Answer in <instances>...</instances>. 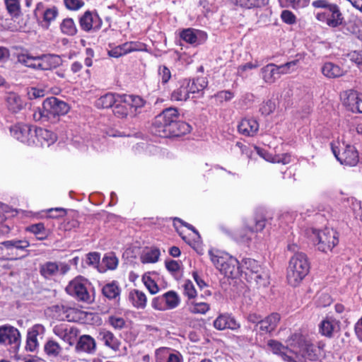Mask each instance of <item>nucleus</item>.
I'll return each mask as SVG.
<instances>
[{
  "label": "nucleus",
  "mask_w": 362,
  "mask_h": 362,
  "mask_svg": "<svg viewBox=\"0 0 362 362\" xmlns=\"http://www.w3.org/2000/svg\"><path fill=\"white\" fill-rule=\"evenodd\" d=\"M45 229V224L41 222L32 224L26 228L27 231L30 232L34 235L43 233Z\"/></svg>",
  "instance_id": "e2e57ef3"
},
{
  "label": "nucleus",
  "mask_w": 362,
  "mask_h": 362,
  "mask_svg": "<svg viewBox=\"0 0 362 362\" xmlns=\"http://www.w3.org/2000/svg\"><path fill=\"white\" fill-rule=\"evenodd\" d=\"M142 280L151 294H156L159 291L158 286L149 276L144 274Z\"/></svg>",
  "instance_id": "603ef678"
},
{
  "label": "nucleus",
  "mask_w": 362,
  "mask_h": 362,
  "mask_svg": "<svg viewBox=\"0 0 362 362\" xmlns=\"http://www.w3.org/2000/svg\"><path fill=\"white\" fill-rule=\"evenodd\" d=\"M179 118L177 108H165L155 117L151 131L153 134L163 138L178 137L189 133L192 129L191 125Z\"/></svg>",
  "instance_id": "f257e3e1"
},
{
  "label": "nucleus",
  "mask_w": 362,
  "mask_h": 362,
  "mask_svg": "<svg viewBox=\"0 0 362 362\" xmlns=\"http://www.w3.org/2000/svg\"><path fill=\"white\" fill-rule=\"evenodd\" d=\"M214 327L218 330L229 329L236 330L240 325L232 315L228 313L220 314L214 322Z\"/></svg>",
  "instance_id": "2eb2a0df"
},
{
  "label": "nucleus",
  "mask_w": 362,
  "mask_h": 362,
  "mask_svg": "<svg viewBox=\"0 0 362 362\" xmlns=\"http://www.w3.org/2000/svg\"><path fill=\"white\" fill-rule=\"evenodd\" d=\"M276 109L275 102L271 99L263 102L260 105L259 112L262 115L268 116L273 113Z\"/></svg>",
  "instance_id": "09e8293b"
},
{
  "label": "nucleus",
  "mask_w": 362,
  "mask_h": 362,
  "mask_svg": "<svg viewBox=\"0 0 362 362\" xmlns=\"http://www.w3.org/2000/svg\"><path fill=\"white\" fill-rule=\"evenodd\" d=\"M8 209L7 205L0 203V234L3 235H8L14 229L11 218H8L6 216Z\"/></svg>",
  "instance_id": "5701e85b"
},
{
  "label": "nucleus",
  "mask_w": 362,
  "mask_h": 362,
  "mask_svg": "<svg viewBox=\"0 0 362 362\" xmlns=\"http://www.w3.org/2000/svg\"><path fill=\"white\" fill-rule=\"evenodd\" d=\"M129 297L134 307L141 309L146 307V297L142 291L134 289L130 292Z\"/></svg>",
  "instance_id": "2f4dec72"
},
{
  "label": "nucleus",
  "mask_w": 362,
  "mask_h": 362,
  "mask_svg": "<svg viewBox=\"0 0 362 362\" xmlns=\"http://www.w3.org/2000/svg\"><path fill=\"white\" fill-rule=\"evenodd\" d=\"M189 310L194 314H205L210 308L209 304L193 300L188 303Z\"/></svg>",
  "instance_id": "4c0bfd02"
},
{
  "label": "nucleus",
  "mask_w": 362,
  "mask_h": 362,
  "mask_svg": "<svg viewBox=\"0 0 362 362\" xmlns=\"http://www.w3.org/2000/svg\"><path fill=\"white\" fill-rule=\"evenodd\" d=\"M184 288V294L188 297V299L192 301L193 300H196L197 297V291L190 280H187L185 282L183 286Z\"/></svg>",
  "instance_id": "8fccbe9b"
},
{
  "label": "nucleus",
  "mask_w": 362,
  "mask_h": 362,
  "mask_svg": "<svg viewBox=\"0 0 362 362\" xmlns=\"http://www.w3.org/2000/svg\"><path fill=\"white\" fill-rule=\"evenodd\" d=\"M120 98V103L127 104L132 110V107L135 109L142 107L144 106L146 101L139 95L122 94Z\"/></svg>",
  "instance_id": "c756f323"
},
{
  "label": "nucleus",
  "mask_w": 362,
  "mask_h": 362,
  "mask_svg": "<svg viewBox=\"0 0 362 362\" xmlns=\"http://www.w3.org/2000/svg\"><path fill=\"white\" fill-rule=\"evenodd\" d=\"M6 8L13 18H18L21 16L19 0H4Z\"/></svg>",
  "instance_id": "e433bc0d"
},
{
  "label": "nucleus",
  "mask_w": 362,
  "mask_h": 362,
  "mask_svg": "<svg viewBox=\"0 0 362 362\" xmlns=\"http://www.w3.org/2000/svg\"><path fill=\"white\" fill-rule=\"evenodd\" d=\"M129 110L130 107L124 103H117L113 107V113L118 118H126Z\"/></svg>",
  "instance_id": "49530a36"
},
{
  "label": "nucleus",
  "mask_w": 362,
  "mask_h": 362,
  "mask_svg": "<svg viewBox=\"0 0 362 362\" xmlns=\"http://www.w3.org/2000/svg\"><path fill=\"white\" fill-rule=\"evenodd\" d=\"M44 350L48 356H57L60 354L62 349L57 341L49 339L45 344Z\"/></svg>",
  "instance_id": "37998d69"
},
{
  "label": "nucleus",
  "mask_w": 362,
  "mask_h": 362,
  "mask_svg": "<svg viewBox=\"0 0 362 362\" xmlns=\"http://www.w3.org/2000/svg\"><path fill=\"white\" fill-rule=\"evenodd\" d=\"M7 104L8 110L13 113L19 112L23 107V104L20 96L16 95L8 96L7 98Z\"/></svg>",
  "instance_id": "a19ab883"
},
{
  "label": "nucleus",
  "mask_w": 362,
  "mask_h": 362,
  "mask_svg": "<svg viewBox=\"0 0 362 362\" xmlns=\"http://www.w3.org/2000/svg\"><path fill=\"white\" fill-rule=\"evenodd\" d=\"M37 335L38 331L35 329H33L32 331L28 332L25 346L27 351H33L36 349L38 344L37 339Z\"/></svg>",
  "instance_id": "de8ad7c7"
},
{
  "label": "nucleus",
  "mask_w": 362,
  "mask_h": 362,
  "mask_svg": "<svg viewBox=\"0 0 362 362\" xmlns=\"http://www.w3.org/2000/svg\"><path fill=\"white\" fill-rule=\"evenodd\" d=\"M97 339L104 344L114 351H118L120 346V341L115 337L114 334L105 329H101L98 332Z\"/></svg>",
  "instance_id": "6ab92c4d"
},
{
  "label": "nucleus",
  "mask_w": 362,
  "mask_h": 362,
  "mask_svg": "<svg viewBox=\"0 0 362 362\" xmlns=\"http://www.w3.org/2000/svg\"><path fill=\"white\" fill-rule=\"evenodd\" d=\"M66 291L68 294L74 296L78 300L86 303L91 301L87 288L81 279H75L70 281L69 285L66 287Z\"/></svg>",
  "instance_id": "f8f14e48"
},
{
  "label": "nucleus",
  "mask_w": 362,
  "mask_h": 362,
  "mask_svg": "<svg viewBox=\"0 0 362 362\" xmlns=\"http://www.w3.org/2000/svg\"><path fill=\"white\" fill-rule=\"evenodd\" d=\"M160 255V250L157 247L151 248V250L146 252L141 256V262L145 263H156L158 261Z\"/></svg>",
  "instance_id": "c03bdc74"
},
{
  "label": "nucleus",
  "mask_w": 362,
  "mask_h": 362,
  "mask_svg": "<svg viewBox=\"0 0 362 362\" xmlns=\"http://www.w3.org/2000/svg\"><path fill=\"white\" fill-rule=\"evenodd\" d=\"M209 253L213 264L226 277L234 279L242 276L243 270L241 269L240 262L236 258L232 256L214 255L211 250Z\"/></svg>",
  "instance_id": "39448f33"
},
{
  "label": "nucleus",
  "mask_w": 362,
  "mask_h": 362,
  "mask_svg": "<svg viewBox=\"0 0 362 362\" xmlns=\"http://www.w3.org/2000/svg\"><path fill=\"white\" fill-rule=\"evenodd\" d=\"M281 18L283 22L288 25H293L296 23V16L288 10H284L281 12Z\"/></svg>",
  "instance_id": "4d7b16f0"
},
{
  "label": "nucleus",
  "mask_w": 362,
  "mask_h": 362,
  "mask_svg": "<svg viewBox=\"0 0 362 362\" xmlns=\"http://www.w3.org/2000/svg\"><path fill=\"white\" fill-rule=\"evenodd\" d=\"M310 262L303 252H296L291 258L287 268L286 279L288 284L296 287L310 272Z\"/></svg>",
  "instance_id": "7ed1b4c3"
},
{
  "label": "nucleus",
  "mask_w": 362,
  "mask_h": 362,
  "mask_svg": "<svg viewBox=\"0 0 362 362\" xmlns=\"http://www.w3.org/2000/svg\"><path fill=\"white\" fill-rule=\"evenodd\" d=\"M45 95V90L42 88L31 87L28 91V95L30 100L42 98Z\"/></svg>",
  "instance_id": "bf43d9fd"
},
{
  "label": "nucleus",
  "mask_w": 362,
  "mask_h": 362,
  "mask_svg": "<svg viewBox=\"0 0 362 362\" xmlns=\"http://www.w3.org/2000/svg\"><path fill=\"white\" fill-rule=\"evenodd\" d=\"M151 305L156 310H164L165 309V304L164 302L163 295L155 297L152 300Z\"/></svg>",
  "instance_id": "774afa93"
},
{
  "label": "nucleus",
  "mask_w": 362,
  "mask_h": 362,
  "mask_svg": "<svg viewBox=\"0 0 362 362\" xmlns=\"http://www.w3.org/2000/svg\"><path fill=\"white\" fill-rule=\"evenodd\" d=\"M49 216L52 218L63 217L66 214V210L64 208H52L48 210Z\"/></svg>",
  "instance_id": "338daca9"
},
{
  "label": "nucleus",
  "mask_w": 362,
  "mask_h": 362,
  "mask_svg": "<svg viewBox=\"0 0 362 362\" xmlns=\"http://www.w3.org/2000/svg\"><path fill=\"white\" fill-rule=\"evenodd\" d=\"M316 238L317 249L323 252L332 251L339 243V233L332 228H325L319 230Z\"/></svg>",
  "instance_id": "6e6552de"
},
{
  "label": "nucleus",
  "mask_w": 362,
  "mask_h": 362,
  "mask_svg": "<svg viewBox=\"0 0 362 362\" xmlns=\"http://www.w3.org/2000/svg\"><path fill=\"white\" fill-rule=\"evenodd\" d=\"M18 60L25 66L33 68L35 66V62L37 61V57H34L28 54H21L18 57Z\"/></svg>",
  "instance_id": "6e6d98bb"
},
{
  "label": "nucleus",
  "mask_w": 362,
  "mask_h": 362,
  "mask_svg": "<svg viewBox=\"0 0 362 362\" xmlns=\"http://www.w3.org/2000/svg\"><path fill=\"white\" fill-rule=\"evenodd\" d=\"M180 37L185 42L197 46L206 41L207 36L204 32L193 28L182 30L180 33Z\"/></svg>",
  "instance_id": "ddd939ff"
},
{
  "label": "nucleus",
  "mask_w": 362,
  "mask_h": 362,
  "mask_svg": "<svg viewBox=\"0 0 362 362\" xmlns=\"http://www.w3.org/2000/svg\"><path fill=\"white\" fill-rule=\"evenodd\" d=\"M165 308L173 309L176 308L180 303V297L174 291H169L163 294Z\"/></svg>",
  "instance_id": "58836bf2"
},
{
  "label": "nucleus",
  "mask_w": 362,
  "mask_h": 362,
  "mask_svg": "<svg viewBox=\"0 0 362 362\" xmlns=\"http://www.w3.org/2000/svg\"><path fill=\"white\" fill-rule=\"evenodd\" d=\"M189 79L184 78L179 81V88L171 93V100L176 101L187 100L189 98L188 91Z\"/></svg>",
  "instance_id": "bb28decb"
},
{
  "label": "nucleus",
  "mask_w": 362,
  "mask_h": 362,
  "mask_svg": "<svg viewBox=\"0 0 362 362\" xmlns=\"http://www.w3.org/2000/svg\"><path fill=\"white\" fill-rule=\"evenodd\" d=\"M298 59H295L288 62H286L284 64H281L280 66L276 65V70H277V72H279V76L281 77L283 74H286L290 72V69L291 67L295 66L298 62Z\"/></svg>",
  "instance_id": "5fc2aeb1"
},
{
  "label": "nucleus",
  "mask_w": 362,
  "mask_h": 362,
  "mask_svg": "<svg viewBox=\"0 0 362 362\" xmlns=\"http://www.w3.org/2000/svg\"><path fill=\"white\" fill-rule=\"evenodd\" d=\"M343 105L352 112L362 113V93L349 89L342 94Z\"/></svg>",
  "instance_id": "9b49d317"
},
{
  "label": "nucleus",
  "mask_w": 362,
  "mask_h": 362,
  "mask_svg": "<svg viewBox=\"0 0 362 362\" xmlns=\"http://www.w3.org/2000/svg\"><path fill=\"white\" fill-rule=\"evenodd\" d=\"M344 28L349 33L356 35L360 40L362 41V22L358 20L349 21V22H344Z\"/></svg>",
  "instance_id": "473e14b6"
},
{
  "label": "nucleus",
  "mask_w": 362,
  "mask_h": 362,
  "mask_svg": "<svg viewBox=\"0 0 362 362\" xmlns=\"http://www.w3.org/2000/svg\"><path fill=\"white\" fill-rule=\"evenodd\" d=\"M331 149L335 158L341 164L355 166L359 161L358 152L354 146L346 145L341 153L339 147L331 143Z\"/></svg>",
  "instance_id": "1a4fd4ad"
},
{
  "label": "nucleus",
  "mask_w": 362,
  "mask_h": 362,
  "mask_svg": "<svg viewBox=\"0 0 362 362\" xmlns=\"http://www.w3.org/2000/svg\"><path fill=\"white\" fill-rule=\"evenodd\" d=\"M34 139L36 141L34 145L49 146L57 140V136L50 130L35 126Z\"/></svg>",
  "instance_id": "dca6fc26"
},
{
  "label": "nucleus",
  "mask_w": 362,
  "mask_h": 362,
  "mask_svg": "<svg viewBox=\"0 0 362 362\" xmlns=\"http://www.w3.org/2000/svg\"><path fill=\"white\" fill-rule=\"evenodd\" d=\"M262 79L267 83H274L280 78L279 72L276 70V64L273 63L268 64L261 69Z\"/></svg>",
  "instance_id": "cd10ccee"
},
{
  "label": "nucleus",
  "mask_w": 362,
  "mask_h": 362,
  "mask_svg": "<svg viewBox=\"0 0 362 362\" xmlns=\"http://www.w3.org/2000/svg\"><path fill=\"white\" fill-rule=\"evenodd\" d=\"M267 346L274 354L280 356L284 361L287 362H296V361L288 355V353L293 351L289 349L288 346H284L279 341L270 339L267 342Z\"/></svg>",
  "instance_id": "f3484780"
},
{
  "label": "nucleus",
  "mask_w": 362,
  "mask_h": 362,
  "mask_svg": "<svg viewBox=\"0 0 362 362\" xmlns=\"http://www.w3.org/2000/svg\"><path fill=\"white\" fill-rule=\"evenodd\" d=\"M94 15L90 11H86L79 18V25L81 28L86 31L89 32L93 28Z\"/></svg>",
  "instance_id": "c9c22d12"
},
{
  "label": "nucleus",
  "mask_w": 362,
  "mask_h": 362,
  "mask_svg": "<svg viewBox=\"0 0 362 362\" xmlns=\"http://www.w3.org/2000/svg\"><path fill=\"white\" fill-rule=\"evenodd\" d=\"M43 20L45 23L46 28H48L51 22L54 21L58 16V9L56 6L48 8L42 12Z\"/></svg>",
  "instance_id": "a18cd8bd"
},
{
  "label": "nucleus",
  "mask_w": 362,
  "mask_h": 362,
  "mask_svg": "<svg viewBox=\"0 0 362 362\" xmlns=\"http://www.w3.org/2000/svg\"><path fill=\"white\" fill-rule=\"evenodd\" d=\"M241 269L245 276L250 275L257 284L266 286L267 284V274L263 271L261 264L255 259L243 258L240 262Z\"/></svg>",
  "instance_id": "423d86ee"
},
{
  "label": "nucleus",
  "mask_w": 362,
  "mask_h": 362,
  "mask_svg": "<svg viewBox=\"0 0 362 362\" xmlns=\"http://www.w3.org/2000/svg\"><path fill=\"white\" fill-rule=\"evenodd\" d=\"M53 332L70 346L74 344L76 339V330L74 328L68 329L62 325H57L53 328Z\"/></svg>",
  "instance_id": "b1692460"
},
{
  "label": "nucleus",
  "mask_w": 362,
  "mask_h": 362,
  "mask_svg": "<svg viewBox=\"0 0 362 362\" xmlns=\"http://www.w3.org/2000/svg\"><path fill=\"white\" fill-rule=\"evenodd\" d=\"M281 317L277 313H272L264 318H262L259 327V334L264 333H271L276 328Z\"/></svg>",
  "instance_id": "a211bd4d"
},
{
  "label": "nucleus",
  "mask_w": 362,
  "mask_h": 362,
  "mask_svg": "<svg viewBox=\"0 0 362 362\" xmlns=\"http://www.w3.org/2000/svg\"><path fill=\"white\" fill-rule=\"evenodd\" d=\"M319 330L322 335L332 338L334 330L333 322L329 319L323 320L319 325Z\"/></svg>",
  "instance_id": "79ce46f5"
},
{
  "label": "nucleus",
  "mask_w": 362,
  "mask_h": 362,
  "mask_svg": "<svg viewBox=\"0 0 362 362\" xmlns=\"http://www.w3.org/2000/svg\"><path fill=\"white\" fill-rule=\"evenodd\" d=\"M1 245L7 251L8 259H18L25 257L29 255V251L27 249L30 247V243L25 239L6 240L1 242Z\"/></svg>",
  "instance_id": "0eeeda50"
},
{
  "label": "nucleus",
  "mask_w": 362,
  "mask_h": 362,
  "mask_svg": "<svg viewBox=\"0 0 362 362\" xmlns=\"http://www.w3.org/2000/svg\"><path fill=\"white\" fill-rule=\"evenodd\" d=\"M96 349L95 340L90 335L83 334L79 337L76 344L78 352L93 354Z\"/></svg>",
  "instance_id": "aec40b11"
},
{
  "label": "nucleus",
  "mask_w": 362,
  "mask_h": 362,
  "mask_svg": "<svg viewBox=\"0 0 362 362\" xmlns=\"http://www.w3.org/2000/svg\"><path fill=\"white\" fill-rule=\"evenodd\" d=\"M189 79V84L187 86L189 95L192 94V98H199L203 96L204 90L206 88L208 82L205 78H196Z\"/></svg>",
  "instance_id": "412c9836"
},
{
  "label": "nucleus",
  "mask_w": 362,
  "mask_h": 362,
  "mask_svg": "<svg viewBox=\"0 0 362 362\" xmlns=\"http://www.w3.org/2000/svg\"><path fill=\"white\" fill-rule=\"evenodd\" d=\"M289 345L294 349L296 354L310 361H322L325 356V344L315 345L307 340L306 337L300 333H294L289 339Z\"/></svg>",
  "instance_id": "f03ea898"
},
{
  "label": "nucleus",
  "mask_w": 362,
  "mask_h": 362,
  "mask_svg": "<svg viewBox=\"0 0 362 362\" xmlns=\"http://www.w3.org/2000/svg\"><path fill=\"white\" fill-rule=\"evenodd\" d=\"M108 322L116 329H122L126 326V321L124 318L115 315L108 317Z\"/></svg>",
  "instance_id": "864d4df0"
},
{
  "label": "nucleus",
  "mask_w": 362,
  "mask_h": 362,
  "mask_svg": "<svg viewBox=\"0 0 362 362\" xmlns=\"http://www.w3.org/2000/svg\"><path fill=\"white\" fill-rule=\"evenodd\" d=\"M259 129L258 122L254 119H244L238 126V132L245 136H251L255 134Z\"/></svg>",
  "instance_id": "a878e982"
},
{
  "label": "nucleus",
  "mask_w": 362,
  "mask_h": 362,
  "mask_svg": "<svg viewBox=\"0 0 362 362\" xmlns=\"http://www.w3.org/2000/svg\"><path fill=\"white\" fill-rule=\"evenodd\" d=\"M35 126L18 124L11 127L10 131L11 135L28 146H32L36 144L34 139Z\"/></svg>",
  "instance_id": "9d476101"
},
{
  "label": "nucleus",
  "mask_w": 362,
  "mask_h": 362,
  "mask_svg": "<svg viewBox=\"0 0 362 362\" xmlns=\"http://www.w3.org/2000/svg\"><path fill=\"white\" fill-rule=\"evenodd\" d=\"M70 110L69 105L59 100L56 97H49L45 99L42 107H38V110L35 112L33 117L36 120H54L57 117L65 115Z\"/></svg>",
  "instance_id": "20e7f679"
},
{
  "label": "nucleus",
  "mask_w": 362,
  "mask_h": 362,
  "mask_svg": "<svg viewBox=\"0 0 362 362\" xmlns=\"http://www.w3.org/2000/svg\"><path fill=\"white\" fill-rule=\"evenodd\" d=\"M64 2L66 8L71 11L78 10L84 5L82 0H64Z\"/></svg>",
  "instance_id": "052dcab7"
},
{
  "label": "nucleus",
  "mask_w": 362,
  "mask_h": 362,
  "mask_svg": "<svg viewBox=\"0 0 362 362\" xmlns=\"http://www.w3.org/2000/svg\"><path fill=\"white\" fill-rule=\"evenodd\" d=\"M62 33L68 36H74L77 33V28L71 18H64L60 24Z\"/></svg>",
  "instance_id": "72a5a7b5"
},
{
  "label": "nucleus",
  "mask_w": 362,
  "mask_h": 362,
  "mask_svg": "<svg viewBox=\"0 0 362 362\" xmlns=\"http://www.w3.org/2000/svg\"><path fill=\"white\" fill-rule=\"evenodd\" d=\"M103 263L105 265L106 269L103 270L99 269L100 272H105L106 269L114 270L118 265V259L114 252L105 254L102 260Z\"/></svg>",
  "instance_id": "ea45409f"
},
{
  "label": "nucleus",
  "mask_w": 362,
  "mask_h": 362,
  "mask_svg": "<svg viewBox=\"0 0 362 362\" xmlns=\"http://www.w3.org/2000/svg\"><path fill=\"white\" fill-rule=\"evenodd\" d=\"M321 70L323 75L329 78L342 76L346 72L339 65L332 62L325 63Z\"/></svg>",
  "instance_id": "c85d7f7f"
},
{
  "label": "nucleus",
  "mask_w": 362,
  "mask_h": 362,
  "mask_svg": "<svg viewBox=\"0 0 362 362\" xmlns=\"http://www.w3.org/2000/svg\"><path fill=\"white\" fill-rule=\"evenodd\" d=\"M214 97L218 99L220 102L229 101L234 97V93L230 90H221L215 94Z\"/></svg>",
  "instance_id": "69168bd1"
},
{
  "label": "nucleus",
  "mask_w": 362,
  "mask_h": 362,
  "mask_svg": "<svg viewBox=\"0 0 362 362\" xmlns=\"http://www.w3.org/2000/svg\"><path fill=\"white\" fill-rule=\"evenodd\" d=\"M47 59L48 64L51 66V69L57 68L62 64V59L59 55L56 54H43Z\"/></svg>",
  "instance_id": "13d9d810"
},
{
  "label": "nucleus",
  "mask_w": 362,
  "mask_h": 362,
  "mask_svg": "<svg viewBox=\"0 0 362 362\" xmlns=\"http://www.w3.org/2000/svg\"><path fill=\"white\" fill-rule=\"evenodd\" d=\"M20 332L18 329L11 326L0 327V344H15V346H20Z\"/></svg>",
  "instance_id": "4468645a"
},
{
  "label": "nucleus",
  "mask_w": 362,
  "mask_h": 362,
  "mask_svg": "<svg viewBox=\"0 0 362 362\" xmlns=\"http://www.w3.org/2000/svg\"><path fill=\"white\" fill-rule=\"evenodd\" d=\"M266 226V219L264 218H255L252 226H247V228L252 233L261 232Z\"/></svg>",
  "instance_id": "3c124183"
},
{
  "label": "nucleus",
  "mask_w": 362,
  "mask_h": 362,
  "mask_svg": "<svg viewBox=\"0 0 362 362\" xmlns=\"http://www.w3.org/2000/svg\"><path fill=\"white\" fill-rule=\"evenodd\" d=\"M158 74L161 77V81L163 84L168 83L171 78L170 71L166 66H160L158 69Z\"/></svg>",
  "instance_id": "680f3d73"
},
{
  "label": "nucleus",
  "mask_w": 362,
  "mask_h": 362,
  "mask_svg": "<svg viewBox=\"0 0 362 362\" xmlns=\"http://www.w3.org/2000/svg\"><path fill=\"white\" fill-rule=\"evenodd\" d=\"M165 264L167 270L172 274H174L180 269L178 262L173 259L165 260Z\"/></svg>",
  "instance_id": "0e129e2a"
},
{
  "label": "nucleus",
  "mask_w": 362,
  "mask_h": 362,
  "mask_svg": "<svg viewBox=\"0 0 362 362\" xmlns=\"http://www.w3.org/2000/svg\"><path fill=\"white\" fill-rule=\"evenodd\" d=\"M327 11L329 13L327 25L331 28H337L344 24V17L338 5L332 4Z\"/></svg>",
  "instance_id": "393cba45"
},
{
  "label": "nucleus",
  "mask_w": 362,
  "mask_h": 362,
  "mask_svg": "<svg viewBox=\"0 0 362 362\" xmlns=\"http://www.w3.org/2000/svg\"><path fill=\"white\" fill-rule=\"evenodd\" d=\"M121 94L107 93L101 95L95 102V106L98 109H107L114 107L117 103H120Z\"/></svg>",
  "instance_id": "4be33fe9"
},
{
  "label": "nucleus",
  "mask_w": 362,
  "mask_h": 362,
  "mask_svg": "<svg viewBox=\"0 0 362 362\" xmlns=\"http://www.w3.org/2000/svg\"><path fill=\"white\" fill-rule=\"evenodd\" d=\"M121 289L116 281L106 284L102 288V293L109 300L115 299L120 294Z\"/></svg>",
  "instance_id": "7c9ffc66"
},
{
  "label": "nucleus",
  "mask_w": 362,
  "mask_h": 362,
  "mask_svg": "<svg viewBox=\"0 0 362 362\" xmlns=\"http://www.w3.org/2000/svg\"><path fill=\"white\" fill-rule=\"evenodd\" d=\"M58 271V264L53 262H47L40 267V273L45 279H49L55 275Z\"/></svg>",
  "instance_id": "f704fd0d"
}]
</instances>
